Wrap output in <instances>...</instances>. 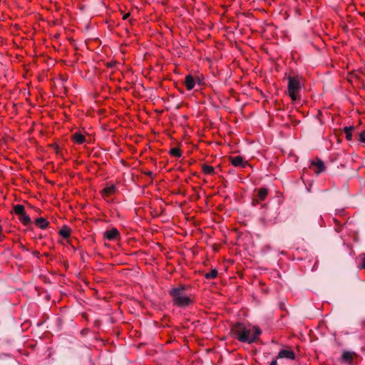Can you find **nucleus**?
<instances>
[{
    "mask_svg": "<svg viewBox=\"0 0 365 365\" xmlns=\"http://www.w3.org/2000/svg\"><path fill=\"white\" fill-rule=\"evenodd\" d=\"M233 337L243 343L251 344L254 342L261 334L259 328L250 324L237 322L231 327Z\"/></svg>",
    "mask_w": 365,
    "mask_h": 365,
    "instance_id": "nucleus-1",
    "label": "nucleus"
},
{
    "mask_svg": "<svg viewBox=\"0 0 365 365\" xmlns=\"http://www.w3.org/2000/svg\"><path fill=\"white\" fill-rule=\"evenodd\" d=\"M187 287L180 284L177 287H173L169 291L170 295L173 298L174 304L180 307H187L192 304L191 299L186 294Z\"/></svg>",
    "mask_w": 365,
    "mask_h": 365,
    "instance_id": "nucleus-2",
    "label": "nucleus"
},
{
    "mask_svg": "<svg viewBox=\"0 0 365 365\" xmlns=\"http://www.w3.org/2000/svg\"><path fill=\"white\" fill-rule=\"evenodd\" d=\"M302 83L299 77H288L287 93L292 101L295 104H301Z\"/></svg>",
    "mask_w": 365,
    "mask_h": 365,
    "instance_id": "nucleus-3",
    "label": "nucleus"
},
{
    "mask_svg": "<svg viewBox=\"0 0 365 365\" xmlns=\"http://www.w3.org/2000/svg\"><path fill=\"white\" fill-rule=\"evenodd\" d=\"M14 212L18 215L19 220L25 225H29L31 222V217L26 213L25 207L22 205H16L14 206Z\"/></svg>",
    "mask_w": 365,
    "mask_h": 365,
    "instance_id": "nucleus-4",
    "label": "nucleus"
},
{
    "mask_svg": "<svg viewBox=\"0 0 365 365\" xmlns=\"http://www.w3.org/2000/svg\"><path fill=\"white\" fill-rule=\"evenodd\" d=\"M277 359L294 360L295 359V354L291 348L283 346L278 352Z\"/></svg>",
    "mask_w": 365,
    "mask_h": 365,
    "instance_id": "nucleus-5",
    "label": "nucleus"
},
{
    "mask_svg": "<svg viewBox=\"0 0 365 365\" xmlns=\"http://www.w3.org/2000/svg\"><path fill=\"white\" fill-rule=\"evenodd\" d=\"M356 356V354L355 352L344 351L341 355V361L349 365H355L356 363L354 362V359Z\"/></svg>",
    "mask_w": 365,
    "mask_h": 365,
    "instance_id": "nucleus-6",
    "label": "nucleus"
},
{
    "mask_svg": "<svg viewBox=\"0 0 365 365\" xmlns=\"http://www.w3.org/2000/svg\"><path fill=\"white\" fill-rule=\"evenodd\" d=\"M104 237L108 240H115L120 238V232L116 228L113 227L104 232Z\"/></svg>",
    "mask_w": 365,
    "mask_h": 365,
    "instance_id": "nucleus-7",
    "label": "nucleus"
},
{
    "mask_svg": "<svg viewBox=\"0 0 365 365\" xmlns=\"http://www.w3.org/2000/svg\"><path fill=\"white\" fill-rule=\"evenodd\" d=\"M268 194V190L265 187H261L257 190V199L252 200L253 205H255L258 203L259 200H264Z\"/></svg>",
    "mask_w": 365,
    "mask_h": 365,
    "instance_id": "nucleus-8",
    "label": "nucleus"
},
{
    "mask_svg": "<svg viewBox=\"0 0 365 365\" xmlns=\"http://www.w3.org/2000/svg\"><path fill=\"white\" fill-rule=\"evenodd\" d=\"M231 163L234 166L244 168L246 166L247 163L244 161L242 157L238 155L230 158Z\"/></svg>",
    "mask_w": 365,
    "mask_h": 365,
    "instance_id": "nucleus-9",
    "label": "nucleus"
},
{
    "mask_svg": "<svg viewBox=\"0 0 365 365\" xmlns=\"http://www.w3.org/2000/svg\"><path fill=\"white\" fill-rule=\"evenodd\" d=\"M185 85L188 91H190L194 88L195 82L192 75H187L185 76Z\"/></svg>",
    "mask_w": 365,
    "mask_h": 365,
    "instance_id": "nucleus-10",
    "label": "nucleus"
},
{
    "mask_svg": "<svg viewBox=\"0 0 365 365\" xmlns=\"http://www.w3.org/2000/svg\"><path fill=\"white\" fill-rule=\"evenodd\" d=\"M116 190V187L114 185H111L110 186H107L102 190V195L103 197H108L115 193Z\"/></svg>",
    "mask_w": 365,
    "mask_h": 365,
    "instance_id": "nucleus-11",
    "label": "nucleus"
},
{
    "mask_svg": "<svg viewBox=\"0 0 365 365\" xmlns=\"http://www.w3.org/2000/svg\"><path fill=\"white\" fill-rule=\"evenodd\" d=\"M72 140L78 144H82L86 141V138L81 133L76 132L72 135Z\"/></svg>",
    "mask_w": 365,
    "mask_h": 365,
    "instance_id": "nucleus-12",
    "label": "nucleus"
},
{
    "mask_svg": "<svg viewBox=\"0 0 365 365\" xmlns=\"http://www.w3.org/2000/svg\"><path fill=\"white\" fill-rule=\"evenodd\" d=\"M35 223L41 229H46L48 225V222L43 217L37 218Z\"/></svg>",
    "mask_w": 365,
    "mask_h": 365,
    "instance_id": "nucleus-13",
    "label": "nucleus"
},
{
    "mask_svg": "<svg viewBox=\"0 0 365 365\" xmlns=\"http://www.w3.org/2000/svg\"><path fill=\"white\" fill-rule=\"evenodd\" d=\"M312 165L316 167L317 170H315V172L317 173H319L324 171L325 169L324 164L322 160H319L317 162H314Z\"/></svg>",
    "mask_w": 365,
    "mask_h": 365,
    "instance_id": "nucleus-14",
    "label": "nucleus"
},
{
    "mask_svg": "<svg viewBox=\"0 0 365 365\" xmlns=\"http://www.w3.org/2000/svg\"><path fill=\"white\" fill-rule=\"evenodd\" d=\"M354 130V126L345 127L344 128V132L346 134V139L347 140H351L352 139L351 131Z\"/></svg>",
    "mask_w": 365,
    "mask_h": 365,
    "instance_id": "nucleus-15",
    "label": "nucleus"
},
{
    "mask_svg": "<svg viewBox=\"0 0 365 365\" xmlns=\"http://www.w3.org/2000/svg\"><path fill=\"white\" fill-rule=\"evenodd\" d=\"M71 234V229L66 226H64L60 231L59 235L63 238H68Z\"/></svg>",
    "mask_w": 365,
    "mask_h": 365,
    "instance_id": "nucleus-16",
    "label": "nucleus"
},
{
    "mask_svg": "<svg viewBox=\"0 0 365 365\" xmlns=\"http://www.w3.org/2000/svg\"><path fill=\"white\" fill-rule=\"evenodd\" d=\"M202 171L207 175H213L215 173L214 168L205 164L202 165Z\"/></svg>",
    "mask_w": 365,
    "mask_h": 365,
    "instance_id": "nucleus-17",
    "label": "nucleus"
},
{
    "mask_svg": "<svg viewBox=\"0 0 365 365\" xmlns=\"http://www.w3.org/2000/svg\"><path fill=\"white\" fill-rule=\"evenodd\" d=\"M170 154L171 155H173V156H175L177 158H180L182 155V151L180 150V149H179L178 148H173L170 150Z\"/></svg>",
    "mask_w": 365,
    "mask_h": 365,
    "instance_id": "nucleus-18",
    "label": "nucleus"
},
{
    "mask_svg": "<svg viewBox=\"0 0 365 365\" xmlns=\"http://www.w3.org/2000/svg\"><path fill=\"white\" fill-rule=\"evenodd\" d=\"M217 270L216 269H212L211 272L205 274L206 279H214L217 276Z\"/></svg>",
    "mask_w": 365,
    "mask_h": 365,
    "instance_id": "nucleus-19",
    "label": "nucleus"
},
{
    "mask_svg": "<svg viewBox=\"0 0 365 365\" xmlns=\"http://www.w3.org/2000/svg\"><path fill=\"white\" fill-rule=\"evenodd\" d=\"M359 140L361 143H365V130H363L359 135Z\"/></svg>",
    "mask_w": 365,
    "mask_h": 365,
    "instance_id": "nucleus-20",
    "label": "nucleus"
},
{
    "mask_svg": "<svg viewBox=\"0 0 365 365\" xmlns=\"http://www.w3.org/2000/svg\"><path fill=\"white\" fill-rule=\"evenodd\" d=\"M361 267L365 269V255H364L362 257Z\"/></svg>",
    "mask_w": 365,
    "mask_h": 365,
    "instance_id": "nucleus-21",
    "label": "nucleus"
},
{
    "mask_svg": "<svg viewBox=\"0 0 365 365\" xmlns=\"http://www.w3.org/2000/svg\"><path fill=\"white\" fill-rule=\"evenodd\" d=\"M129 16H130V13H127V14H125L123 16V20H125V19H127Z\"/></svg>",
    "mask_w": 365,
    "mask_h": 365,
    "instance_id": "nucleus-22",
    "label": "nucleus"
},
{
    "mask_svg": "<svg viewBox=\"0 0 365 365\" xmlns=\"http://www.w3.org/2000/svg\"><path fill=\"white\" fill-rule=\"evenodd\" d=\"M144 173L150 177H151L153 175V173L151 171H146V172H144Z\"/></svg>",
    "mask_w": 365,
    "mask_h": 365,
    "instance_id": "nucleus-23",
    "label": "nucleus"
},
{
    "mask_svg": "<svg viewBox=\"0 0 365 365\" xmlns=\"http://www.w3.org/2000/svg\"><path fill=\"white\" fill-rule=\"evenodd\" d=\"M269 365H274V359L269 362Z\"/></svg>",
    "mask_w": 365,
    "mask_h": 365,
    "instance_id": "nucleus-24",
    "label": "nucleus"
},
{
    "mask_svg": "<svg viewBox=\"0 0 365 365\" xmlns=\"http://www.w3.org/2000/svg\"><path fill=\"white\" fill-rule=\"evenodd\" d=\"M2 238H3V235H2V234H0V241H1V240H2Z\"/></svg>",
    "mask_w": 365,
    "mask_h": 365,
    "instance_id": "nucleus-25",
    "label": "nucleus"
},
{
    "mask_svg": "<svg viewBox=\"0 0 365 365\" xmlns=\"http://www.w3.org/2000/svg\"><path fill=\"white\" fill-rule=\"evenodd\" d=\"M334 222H335L336 224H338V220H337L334 219Z\"/></svg>",
    "mask_w": 365,
    "mask_h": 365,
    "instance_id": "nucleus-26",
    "label": "nucleus"
},
{
    "mask_svg": "<svg viewBox=\"0 0 365 365\" xmlns=\"http://www.w3.org/2000/svg\"><path fill=\"white\" fill-rule=\"evenodd\" d=\"M1 231H2V228H1V227L0 226V234H1Z\"/></svg>",
    "mask_w": 365,
    "mask_h": 365,
    "instance_id": "nucleus-27",
    "label": "nucleus"
},
{
    "mask_svg": "<svg viewBox=\"0 0 365 365\" xmlns=\"http://www.w3.org/2000/svg\"><path fill=\"white\" fill-rule=\"evenodd\" d=\"M275 365H277V362L275 361Z\"/></svg>",
    "mask_w": 365,
    "mask_h": 365,
    "instance_id": "nucleus-28",
    "label": "nucleus"
}]
</instances>
